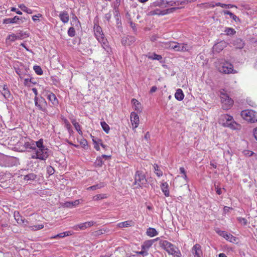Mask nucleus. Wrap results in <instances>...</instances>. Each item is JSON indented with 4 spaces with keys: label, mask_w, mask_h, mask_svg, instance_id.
Listing matches in <instances>:
<instances>
[{
    "label": "nucleus",
    "mask_w": 257,
    "mask_h": 257,
    "mask_svg": "<svg viewBox=\"0 0 257 257\" xmlns=\"http://www.w3.org/2000/svg\"><path fill=\"white\" fill-rule=\"evenodd\" d=\"M35 153L32 156L33 159L45 160L49 156V150L43 145V140L40 139L37 141Z\"/></svg>",
    "instance_id": "nucleus-1"
},
{
    "label": "nucleus",
    "mask_w": 257,
    "mask_h": 257,
    "mask_svg": "<svg viewBox=\"0 0 257 257\" xmlns=\"http://www.w3.org/2000/svg\"><path fill=\"white\" fill-rule=\"evenodd\" d=\"M94 32L96 38L101 43L102 47L106 51V54L109 55L111 52V48L108 45L107 39L105 38L102 33L101 28L99 25L95 24L94 26Z\"/></svg>",
    "instance_id": "nucleus-2"
},
{
    "label": "nucleus",
    "mask_w": 257,
    "mask_h": 257,
    "mask_svg": "<svg viewBox=\"0 0 257 257\" xmlns=\"http://www.w3.org/2000/svg\"><path fill=\"white\" fill-rule=\"evenodd\" d=\"M147 184V180L145 173L142 171H137L135 175V182L134 184L137 185V188L145 187Z\"/></svg>",
    "instance_id": "nucleus-3"
},
{
    "label": "nucleus",
    "mask_w": 257,
    "mask_h": 257,
    "mask_svg": "<svg viewBox=\"0 0 257 257\" xmlns=\"http://www.w3.org/2000/svg\"><path fill=\"white\" fill-rule=\"evenodd\" d=\"M160 246L169 254L174 255L178 253V249L175 245L166 240H161L159 242Z\"/></svg>",
    "instance_id": "nucleus-4"
},
{
    "label": "nucleus",
    "mask_w": 257,
    "mask_h": 257,
    "mask_svg": "<svg viewBox=\"0 0 257 257\" xmlns=\"http://www.w3.org/2000/svg\"><path fill=\"white\" fill-rule=\"evenodd\" d=\"M223 90L220 92L221 102L223 109L227 110L230 108L232 106L233 100Z\"/></svg>",
    "instance_id": "nucleus-5"
},
{
    "label": "nucleus",
    "mask_w": 257,
    "mask_h": 257,
    "mask_svg": "<svg viewBox=\"0 0 257 257\" xmlns=\"http://www.w3.org/2000/svg\"><path fill=\"white\" fill-rule=\"evenodd\" d=\"M242 117L251 123L257 121V112L252 110H244L241 111Z\"/></svg>",
    "instance_id": "nucleus-6"
},
{
    "label": "nucleus",
    "mask_w": 257,
    "mask_h": 257,
    "mask_svg": "<svg viewBox=\"0 0 257 257\" xmlns=\"http://www.w3.org/2000/svg\"><path fill=\"white\" fill-rule=\"evenodd\" d=\"M35 105L38 109L45 113H47V102L45 99L42 97H35Z\"/></svg>",
    "instance_id": "nucleus-7"
},
{
    "label": "nucleus",
    "mask_w": 257,
    "mask_h": 257,
    "mask_svg": "<svg viewBox=\"0 0 257 257\" xmlns=\"http://www.w3.org/2000/svg\"><path fill=\"white\" fill-rule=\"evenodd\" d=\"M218 70L220 72L224 74H235L237 73L236 70L233 69L232 64L228 62L221 64V66L218 68Z\"/></svg>",
    "instance_id": "nucleus-8"
},
{
    "label": "nucleus",
    "mask_w": 257,
    "mask_h": 257,
    "mask_svg": "<svg viewBox=\"0 0 257 257\" xmlns=\"http://www.w3.org/2000/svg\"><path fill=\"white\" fill-rule=\"evenodd\" d=\"M222 117L223 121H225V122L223 123L225 126L229 127L232 129L236 128V125L237 123L234 121L232 116L227 114H224L222 115Z\"/></svg>",
    "instance_id": "nucleus-9"
},
{
    "label": "nucleus",
    "mask_w": 257,
    "mask_h": 257,
    "mask_svg": "<svg viewBox=\"0 0 257 257\" xmlns=\"http://www.w3.org/2000/svg\"><path fill=\"white\" fill-rule=\"evenodd\" d=\"M95 222L93 221H87L79 224L75 225L72 227V228L75 230H83L85 229L90 227L94 225Z\"/></svg>",
    "instance_id": "nucleus-10"
},
{
    "label": "nucleus",
    "mask_w": 257,
    "mask_h": 257,
    "mask_svg": "<svg viewBox=\"0 0 257 257\" xmlns=\"http://www.w3.org/2000/svg\"><path fill=\"white\" fill-rule=\"evenodd\" d=\"M131 121L133 125V129H136L139 124V117L135 112H132L131 114Z\"/></svg>",
    "instance_id": "nucleus-11"
},
{
    "label": "nucleus",
    "mask_w": 257,
    "mask_h": 257,
    "mask_svg": "<svg viewBox=\"0 0 257 257\" xmlns=\"http://www.w3.org/2000/svg\"><path fill=\"white\" fill-rule=\"evenodd\" d=\"M192 253L194 257H202L203 253L201 245L199 244H195L192 247Z\"/></svg>",
    "instance_id": "nucleus-12"
},
{
    "label": "nucleus",
    "mask_w": 257,
    "mask_h": 257,
    "mask_svg": "<svg viewBox=\"0 0 257 257\" xmlns=\"http://www.w3.org/2000/svg\"><path fill=\"white\" fill-rule=\"evenodd\" d=\"M47 99L49 100L53 106H57L59 104V101L56 95L52 92H48L46 95Z\"/></svg>",
    "instance_id": "nucleus-13"
},
{
    "label": "nucleus",
    "mask_w": 257,
    "mask_h": 257,
    "mask_svg": "<svg viewBox=\"0 0 257 257\" xmlns=\"http://www.w3.org/2000/svg\"><path fill=\"white\" fill-rule=\"evenodd\" d=\"M0 92L6 99H9L11 97V92L7 85L5 84L3 86L0 85Z\"/></svg>",
    "instance_id": "nucleus-14"
},
{
    "label": "nucleus",
    "mask_w": 257,
    "mask_h": 257,
    "mask_svg": "<svg viewBox=\"0 0 257 257\" xmlns=\"http://www.w3.org/2000/svg\"><path fill=\"white\" fill-rule=\"evenodd\" d=\"M226 46V43L224 41H221L215 44L213 47V51L219 53Z\"/></svg>",
    "instance_id": "nucleus-15"
},
{
    "label": "nucleus",
    "mask_w": 257,
    "mask_h": 257,
    "mask_svg": "<svg viewBox=\"0 0 257 257\" xmlns=\"http://www.w3.org/2000/svg\"><path fill=\"white\" fill-rule=\"evenodd\" d=\"M22 18H20L18 16H15L13 18H7L4 20L3 23L8 24H20V21L22 20Z\"/></svg>",
    "instance_id": "nucleus-16"
},
{
    "label": "nucleus",
    "mask_w": 257,
    "mask_h": 257,
    "mask_svg": "<svg viewBox=\"0 0 257 257\" xmlns=\"http://www.w3.org/2000/svg\"><path fill=\"white\" fill-rule=\"evenodd\" d=\"M135 37L130 36H127L122 38L121 43L123 45H131L135 41Z\"/></svg>",
    "instance_id": "nucleus-17"
},
{
    "label": "nucleus",
    "mask_w": 257,
    "mask_h": 257,
    "mask_svg": "<svg viewBox=\"0 0 257 257\" xmlns=\"http://www.w3.org/2000/svg\"><path fill=\"white\" fill-rule=\"evenodd\" d=\"M191 47L187 44L179 43L177 46V51L179 52H186L188 51Z\"/></svg>",
    "instance_id": "nucleus-18"
},
{
    "label": "nucleus",
    "mask_w": 257,
    "mask_h": 257,
    "mask_svg": "<svg viewBox=\"0 0 257 257\" xmlns=\"http://www.w3.org/2000/svg\"><path fill=\"white\" fill-rule=\"evenodd\" d=\"M14 217L17 223L19 224H25V222H28L27 220H25L24 218L20 215L19 212H15Z\"/></svg>",
    "instance_id": "nucleus-19"
},
{
    "label": "nucleus",
    "mask_w": 257,
    "mask_h": 257,
    "mask_svg": "<svg viewBox=\"0 0 257 257\" xmlns=\"http://www.w3.org/2000/svg\"><path fill=\"white\" fill-rule=\"evenodd\" d=\"M37 141L31 140L29 142H26L24 144V147L27 149H30L32 150H35L36 148Z\"/></svg>",
    "instance_id": "nucleus-20"
},
{
    "label": "nucleus",
    "mask_w": 257,
    "mask_h": 257,
    "mask_svg": "<svg viewBox=\"0 0 257 257\" xmlns=\"http://www.w3.org/2000/svg\"><path fill=\"white\" fill-rule=\"evenodd\" d=\"M59 18L60 20L64 23H67L69 20V16L68 13L66 11H63L60 13Z\"/></svg>",
    "instance_id": "nucleus-21"
},
{
    "label": "nucleus",
    "mask_w": 257,
    "mask_h": 257,
    "mask_svg": "<svg viewBox=\"0 0 257 257\" xmlns=\"http://www.w3.org/2000/svg\"><path fill=\"white\" fill-rule=\"evenodd\" d=\"M168 187L169 186L167 182L162 183L161 185V190L164 193L165 196L166 197H168L169 196V191Z\"/></svg>",
    "instance_id": "nucleus-22"
},
{
    "label": "nucleus",
    "mask_w": 257,
    "mask_h": 257,
    "mask_svg": "<svg viewBox=\"0 0 257 257\" xmlns=\"http://www.w3.org/2000/svg\"><path fill=\"white\" fill-rule=\"evenodd\" d=\"M153 243V240H152L151 239L146 240L143 242L141 246L142 249H146L148 251Z\"/></svg>",
    "instance_id": "nucleus-23"
},
{
    "label": "nucleus",
    "mask_w": 257,
    "mask_h": 257,
    "mask_svg": "<svg viewBox=\"0 0 257 257\" xmlns=\"http://www.w3.org/2000/svg\"><path fill=\"white\" fill-rule=\"evenodd\" d=\"M146 234L150 237H154L157 235L158 232L154 228L149 227L147 229Z\"/></svg>",
    "instance_id": "nucleus-24"
},
{
    "label": "nucleus",
    "mask_w": 257,
    "mask_h": 257,
    "mask_svg": "<svg viewBox=\"0 0 257 257\" xmlns=\"http://www.w3.org/2000/svg\"><path fill=\"white\" fill-rule=\"evenodd\" d=\"M175 98L179 100H182L184 97V95L183 92V91L181 89H178L175 93Z\"/></svg>",
    "instance_id": "nucleus-25"
},
{
    "label": "nucleus",
    "mask_w": 257,
    "mask_h": 257,
    "mask_svg": "<svg viewBox=\"0 0 257 257\" xmlns=\"http://www.w3.org/2000/svg\"><path fill=\"white\" fill-rule=\"evenodd\" d=\"M222 237L231 242L234 243L236 240L235 237L233 236L230 233H227L226 232H224V235H223Z\"/></svg>",
    "instance_id": "nucleus-26"
},
{
    "label": "nucleus",
    "mask_w": 257,
    "mask_h": 257,
    "mask_svg": "<svg viewBox=\"0 0 257 257\" xmlns=\"http://www.w3.org/2000/svg\"><path fill=\"white\" fill-rule=\"evenodd\" d=\"M234 46L237 49H241L244 47V44L240 39H236L233 43Z\"/></svg>",
    "instance_id": "nucleus-27"
},
{
    "label": "nucleus",
    "mask_w": 257,
    "mask_h": 257,
    "mask_svg": "<svg viewBox=\"0 0 257 257\" xmlns=\"http://www.w3.org/2000/svg\"><path fill=\"white\" fill-rule=\"evenodd\" d=\"M133 224V222L132 220L126 221L122 222H120L118 224L117 226L120 228L127 227L131 226Z\"/></svg>",
    "instance_id": "nucleus-28"
},
{
    "label": "nucleus",
    "mask_w": 257,
    "mask_h": 257,
    "mask_svg": "<svg viewBox=\"0 0 257 257\" xmlns=\"http://www.w3.org/2000/svg\"><path fill=\"white\" fill-rule=\"evenodd\" d=\"M71 122L74 125L76 130L78 132V134L80 135H82V132L81 130V126L79 123L77 122L75 119H72Z\"/></svg>",
    "instance_id": "nucleus-29"
},
{
    "label": "nucleus",
    "mask_w": 257,
    "mask_h": 257,
    "mask_svg": "<svg viewBox=\"0 0 257 257\" xmlns=\"http://www.w3.org/2000/svg\"><path fill=\"white\" fill-rule=\"evenodd\" d=\"M166 1L165 0H157L154 2L153 5L155 7H162L164 6V7H167Z\"/></svg>",
    "instance_id": "nucleus-30"
},
{
    "label": "nucleus",
    "mask_w": 257,
    "mask_h": 257,
    "mask_svg": "<svg viewBox=\"0 0 257 257\" xmlns=\"http://www.w3.org/2000/svg\"><path fill=\"white\" fill-rule=\"evenodd\" d=\"M79 204V200H76L74 201L70 202L68 201L65 203V205L67 207L72 208L75 207Z\"/></svg>",
    "instance_id": "nucleus-31"
},
{
    "label": "nucleus",
    "mask_w": 257,
    "mask_h": 257,
    "mask_svg": "<svg viewBox=\"0 0 257 257\" xmlns=\"http://www.w3.org/2000/svg\"><path fill=\"white\" fill-rule=\"evenodd\" d=\"M223 13H224V15H229L230 18H232L235 22H239L240 21V20L238 18V17L236 16L235 15H234L233 13H232L230 11H223Z\"/></svg>",
    "instance_id": "nucleus-32"
},
{
    "label": "nucleus",
    "mask_w": 257,
    "mask_h": 257,
    "mask_svg": "<svg viewBox=\"0 0 257 257\" xmlns=\"http://www.w3.org/2000/svg\"><path fill=\"white\" fill-rule=\"evenodd\" d=\"M37 175L34 173H30L25 175L24 179L26 181H33L36 179Z\"/></svg>",
    "instance_id": "nucleus-33"
},
{
    "label": "nucleus",
    "mask_w": 257,
    "mask_h": 257,
    "mask_svg": "<svg viewBox=\"0 0 257 257\" xmlns=\"http://www.w3.org/2000/svg\"><path fill=\"white\" fill-rule=\"evenodd\" d=\"M148 58L151 60H157L160 61L162 59V57L161 55H158L155 53H152L148 56Z\"/></svg>",
    "instance_id": "nucleus-34"
},
{
    "label": "nucleus",
    "mask_w": 257,
    "mask_h": 257,
    "mask_svg": "<svg viewBox=\"0 0 257 257\" xmlns=\"http://www.w3.org/2000/svg\"><path fill=\"white\" fill-rule=\"evenodd\" d=\"M19 7L23 11L29 14H31L33 13V11L28 8L24 4H21L19 5Z\"/></svg>",
    "instance_id": "nucleus-35"
},
{
    "label": "nucleus",
    "mask_w": 257,
    "mask_h": 257,
    "mask_svg": "<svg viewBox=\"0 0 257 257\" xmlns=\"http://www.w3.org/2000/svg\"><path fill=\"white\" fill-rule=\"evenodd\" d=\"M71 24L72 26L77 28H79L80 26V23L76 16L72 18Z\"/></svg>",
    "instance_id": "nucleus-36"
},
{
    "label": "nucleus",
    "mask_w": 257,
    "mask_h": 257,
    "mask_svg": "<svg viewBox=\"0 0 257 257\" xmlns=\"http://www.w3.org/2000/svg\"><path fill=\"white\" fill-rule=\"evenodd\" d=\"M101 126H102L103 131L106 133L108 134L109 132V125L105 122V121H101L100 122Z\"/></svg>",
    "instance_id": "nucleus-37"
},
{
    "label": "nucleus",
    "mask_w": 257,
    "mask_h": 257,
    "mask_svg": "<svg viewBox=\"0 0 257 257\" xmlns=\"http://www.w3.org/2000/svg\"><path fill=\"white\" fill-rule=\"evenodd\" d=\"M179 8H171L170 9H168L162 11L163 13H162V16H164L167 15L168 14H170L174 12L176 10L178 9Z\"/></svg>",
    "instance_id": "nucleus-38"
},
{
    "label": "nucleus",
    "mask_w": 257,
    "mask_h": 257,
    "mask_svg": "<svg viewBox=\"0 0 257 257\" xmlns=\"http://www.w3.org/2000/svg\"><path fill=\"white\" fill-rule=\"evenodd\" d=\"M104 186V184L102 183H99L98 184L94 185L93 186H91L87 188V190H95L97 189L101 188Z\"/></svg>",
    "instance_id": "nucleus-39"
},
{
    "label": "nucleus",
    "mask_w": 257,
    "mask_h": 257,
    "mask_svg": "<svg viewBox=\"0 0 257 257\" xmlns=\"http://www.w3.org/2000/svg\"><path fill=\"white\" fill-rule=\"evenodd\" d=\"M163 13L162 11L156 9L154 10H152L149 12V15L151 16H154V15H161L162 13Z\"/></svg>",
    "instance_id": "nucleus-40"
},
{
    "label": "nucleus",
    "mask_w": 257,
    "mask_h": 257,
    "mask_svg": "<svg viewBox=\"0 0 257 257\" xmlns=\"http://www.w3.org/2000/svg\"><path fill=\"white\" fill-rule=\"evenodd\" d=\"M44 225L43 224H39L33 226H29L28 227L31 230H38L44 228Z\"/></svg>",
    "instance_id": "nucleus-41"
},
{
    "label": "nucleus",
    "mask_w": 257,
    "mask_h": 257,
    "mask_svg": "<svg viewBox=\"0 0 257 257\" xmlns=\"http://www.w3.org/2000/svg\"><path fill=\"white\" fill-rule=\"evenodd\" d=\"M172 42H164L161 43V47L164 49H171V43Z\"/></svg>",
    "instance_id": "nucleus-42"
},
{
    "label": "nucleus",
    "mask_w": 257,
    "mask_h": 257,
    "mask_svg": "<svg viewBox=\"0 0 257 257\" xmlns=\"http://www.w3.org/2000/svg\"><path fill=\"white\" fill-rule=\"evenodd\" d=\"M33 69L37 74L39 75L43 74V72L40 66L35 65L33 67Z\"/></svg>",
    "instance_id": "nucleus-43"
},
{
    "label": "nucleus",
    "mask_w": 257,
    "mask_h": 257,
    "mask_svg": "<svg viewBox=\"0 0 257 257\" xmlns=\"http://www.w3.org/2000/svg\"><path fill=\"white\" fill-rule=\"evenodd\" d=\"M155 174L158 176L161 177L163 175V172L159 169V167L157 165L155 164L154 165Z\"/></svg>",
    "instance_id": "nucleus-44"
},
{
    "label": "nucleus",
    "mask_w": 257,
    "mask_h": 257,
    "mask_svg": "<svg viewBox=\"0 0 257 257\" xmlns=\"http://www.w3.org/2000/svg\"><path fill=\"white\" fill-rule=\"evenodd\" d=\"M225 32L228 35H233L235 33V30L231 28H227L225 30Z\"/></svg>",
    "instance_id": "nucleus-45"
},
{
    "label": "nucleus",
    "mask_w": 257,
    "mask_h": 257,
    "mask_svg": "<svg viewBox=\"0 0 257 257\" xmlns=\"http://www.w3.org/2000/svg\"><path fill=\"white\" fill-rule=\"evenodd\" d=\"M68 35L71 37H73L75 35V30L73 27H70L68 31Z\"/></svg>",
    "instance_id": "nucleus-46"
},
{
    "label": "nucleus",
    "mask_w": 257,
    "mask_h": 257,
    "mask_svg": "<svg viewBox=\"0 0 257 257\" xmlns=\"http://www.w3.org/2000/svg\"><path fill=\"white\" fill-rule=\"evenodd\" d=\"M102 157H97L96 159V160L95 161V164L99 167H101L102 166V165L104 164V162L102 160Z\"/></svg>",
    "instance_id": "nucleus-47"
},
{
    "label": "nucleus",
    "mask_w": 257,
    "mask_h": 257,
    "mask_svg": "<svg viewBox=\"0 0 257 257\" xmlns=\"http://www.w3.org/2000/svg\"><path fill=\"white\" fill-rule=\"evenodd\" d=\"M17 38H18L19 40L22 39L25 37H28V36H27V34H26V33H24L22 31H20L19 32L17 33Z\"/></svg>",
    "instance_id": "nucleus-48"
},
{
    "label": "nucleus",
    "mask_w": 257,
    "mask_h": 257,
    "mask_svg": "<svg viewBox=\"0 0 257 257\" xmlns=\"http://www.w3.org/2000/svg\"><path fill=\"white\" fill-rule=\"evenodd\" d=\"M7 39L12 42H14L15 41H16L17 40H19V39L17 38V34H14L9 35Z\"/></svg>",
    "instance_id": "nucleus-49"
},
{
    "label": "nucleus",
    "mask_w": 257,
    "mask_h": 257,
    "mask_svg": "<svg viewBox=\"0 0 257 257\" xmlns=\"http://www.w3.org/2000/svg\"><path fill=\"white\" fill-rule=\"evenodd\" d=\"M166 4L167 5L170 6H178L180 5L179 1H166Z\"/></svg>",
    "instance_id": "nucleus-50"
},
{
    "label": "nucleus",
    "mask_w": 257,
    "mask_h": 257,
    "mask_svg": "<svg viewBox=\"0 0 257 257\" xmlns=\"http://www.w3.org/2000/svg\"><path fill=\"white\" fill-rule=\"evenodd\" d=\"M41 17H42V15L41 14H38L32 17V20L35 22H39L40 20L39 19Z\"/></svg>",
    "instance_id": "nucleus-51"
},
{
    "label": "nucleus",
    "mask_w": 257,
    "mask_h": 257,
    "mask_svg": "<svg viewBox=\"0 0 257 257\" xmlns=\"http://www.w3.org/2000/svg\"><path fill=\"white\" fill-rule=\"evenodd\" d=\"M237 220L238 221V222L239 223L243 224V225H245L247 224V220L244 218H242V217H238V218H237Z\"/></svg>",
    "instance_id": "nucleus-52"
},
{
    "label": "nucleus",
    "mask_w": 257,
    "mask_h": 257,
    "mask_svg": "<svg viewBox=\"0 0 257 257\" xmlns=\"http://www.w3.org/2000/svg\"><path fill=\"white\" fill-rule=\"evenodd\" d=\"M47 173L50 175H51L54 173L55 170L51 166H49L47 167Z\"/></svg>",
    "instance_id": "nucleus-53"
},
{
    "label": "nucleus",
    "mask_w": 257,
    "mask_h": 257,
    "mask_svg": "<svg viewBox=\"0 0 257 257\" xmlns=\"http://www.w3.org/2000/svg\"><path fill=\"white\" fill-rule=\"evenodd\" d=\"M132 102L133 103V104L136 106V109H139L138 106L140 105V102L136 99L133 98L132 100Z\"/></svg>",
    "instance_id": "nucleus-54"
},
{
    "label": "nucleus",
    "mask_w": 257,
    "mask_h": 257,
    "mask_svg": "<svg viewBox=\"0 0 257 257\" xmlns=\"http://www.w3.org/2000/svg\"><path fill=\"white\" fill-rule=\"evenodd\" d=\"M178 43L176 42H172L171 43V49L177 51Z\"/></svg>",
    "instance_id": "nucleus-55"
},
{
    "label": "nucleus",
    "mask_w": 257,
    "mask_h": 257,
    "mask_svg": "<svg viewBox=\"0 0 257 257\" xmlns=\"http://www.w3.org/2000/svg\"><path fill=\"white\" fill-rule=\"evenodd\" d=\"M137 253L138 254H141L143 256H147V255H148V251L146 249H142V250L140 251H138L137 252Z\"/></svg>",
    "instance_id": "nucleus-56"
},
{
    "label": "nucleus",
    "mask_w": 257,
    "mask_h": 257,
    "mask_svg": "<svg viewBox=\"0 0 257 257\" xmlns=\"http://www.w3.org/2000/svg\"><path fill=\"white\" fill-rule=\"evenodd\" d=\"M30 83H34V82H32V79H30V78H26V79H25V80H24V84L25 85L29 86Z\"/></svg>",
    "instance_id": "nucleus-57"
},
{
    "label": "nucleus",
    "mask_w": 257,
    "mask_h": 257,
    "mask_svg": "<svg viewBox=\"0 0 257 257\" xmlns=\"http://www.w3.org/2000/svg\"><path fill=\"white\" fill-rule=\"evenodd\" d=\"M64 123H65V127L67 128V130H70V128H71V125L70 123L69 122V121L67 119H65L64 120Z\"/></svg>",
    "instance_id": "nucleus-58"
},
{
    "label": "nucleus",
    "mask_w": 257,
    "mask_h": 257,
    "mask_svg": "<svg viewBox=\"0 0 257 257\" xmlns=\"http://www.w3.org/2000/svg\"><path fill=\"white\" fill-rule=\"evenodd\" d=\"M73 232L71 231H67L62 232V234L63 235V237L68 236L71 235L72 234Z\"/></svg>",
    "instance_id": "nucleus-59"
},
{
    "label": "nucleus",
    "mask_w": 257,
    "mask_h": 257,
    "mask_svg": "<svg viewBox=\"0 0 257 257\" xmlns=\"http://www.w3.org/2000/svg\"><path fill=\"white\" fill-rule=\"evenodd\" d=\"M215 6H219V7H221L223 8H225L226 9V7H227V4H222L221 3H216L215 4Z\"/></svg>",
    "instance_id": "nucleus-60"
},
{
    "label": "nucleus",
    "mask_w": 257,
    "mask_h": 257,
    "mask_svg": "<svg viewBox=\"0 0 257 257\" xmlns=\"http://www.w3.org/2000/svg\"><path fill=\"white\" fill-rule=\"evenodd\" d=\"M11 11L15 12L18 15H22V13L20 11L17 10L16 8H14V7L11 8Z\"/></svg>",
    "instance_id": "nucleus-61"
},
{
    "label": "nucleus",
    "mask_w": 257,
    "mask_h": 257,
    "mask_svg": "<svg viewBox=\"0 0 257 257\" xmlns=\"http://www.w3.org/2000/svg\"><path fill=\"white\" fill-rule=\"evenodd\" d=\"M111 17V14L110 13H107L105 15V19L109 22Z\"/></svg>",
    "instance_id": "nucleus-62"
},
{
    "label": "nucleus",
    "mask_w": 257,
    "mask_h": 257,
    "mask_svg": "<svg viewBox=\"0 0 257 257\" xmlns=\"http://www.w3.org/2000/svg\"><path fill=\"white\" fill-rule=\"evenodd\" d=\"M58 237H60V238H63L64 237H63V235L62 234V233H59L53 237H51V238H57Z\"/></svg>",
    "instance_id": "nucleus-63"
},
{
    "label": "nucleus",
    "mask_w": 257,
    "mask_h": 257,
    "mask_svg": "<svg viewBox=\"0 0 257 257\" xmlns=\"http://www.w3.org/2000/svg\"><path fill=\"white\" fill-rule=\"evenodd\" d=\"M130 26L132 27V28L133 29V30L134 31H136V25L135 23H134L133 22L131 21L130 22Z\"/></svg>",
    "instance_id": "nucleus-64"
}]
</instances>
